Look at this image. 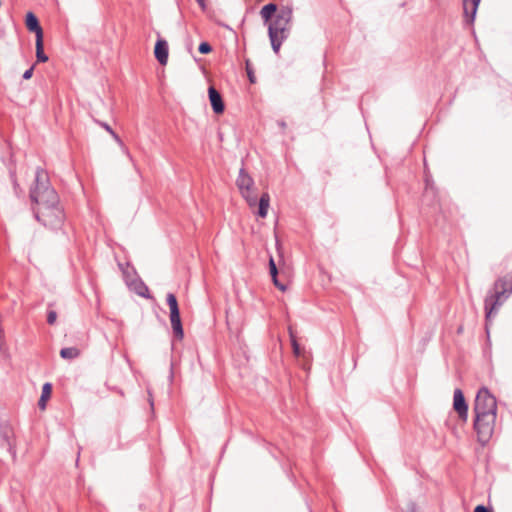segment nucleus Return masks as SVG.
<instances>
[{
	"instance_id": "obj_21",
	"label": "nucleus",
	"mask_w": 512,
	"mask_h": 512,
	"mask_svg": "<svg viewBox=\"0 0 512 512\" xmlns=\"http://www.w3.org/2000/svg\"><path fill=\"white\" fill-rule=\"evenodd\" d=\"M56 319H57V314L55 311H49L48 312V315H47V322L50 324V325H53L55 322H56Z\"/></svg>"
},
{
	"instance_id": "obj_5",
	"label": "nucleus",
	"mask_w": 512,
	"mask_h": 512,
	"mask_svg": "<svg viewBox=\"0 0 512 512\" xmlns=\"http://www.w3.org/2000/svg\"><path fill=\"white\" fill-rule=\"evenodd\" d=\"M237 188L241 196L245 199L247 204L254 210L256 207V188L254 185V179L249 175L244 168L239 171L238 178L236 180Z\"/></svg>"
},
{
	"instance_id": "obj_12",
	"label": "nucleus",
	"mask_w": 512,
	"mask_h": 512,
	"mask_svg": "<svg viewBox=\"0 0 512 512\" xmlns=\"http://www.w3.org/2000/svg\"><path fill=\"white\" fill-rule=\"evenodd\" d=\"M52 393V385L50 383H45L42 387L41 397L38 402V406L41 410H45L46 402L51 397Z\"/></svg>"
},
{
	"instance_id": "obj_13",
	"label": "nucleus",
	"mask_w": 512,
	"mask_h": 512,
	"mask_svg": "<svg viewBox=\"0 0 512 512\" xmlns=\"http://www.w3.org/2000/svg\"><path fill=\"white\" fill-rule=\"evenodd\" d=\"M269 273L271 275L274 285L277 288H279L281 291H284L285 286L278 282V279H277L278 270H277L276 264L272 257H270V259H269Z\"/></svg>"
},
{
	"instance_id": "obj_18",
	"label": "nucleus",
	"mask_w": 512,
	"mask_h": 512,
	"mask_svg": "<svg viewBox=\"0 0 512 512\" xmlns=\"http://www.w3.org/2000/svg\"><path fill=\"white\" fill-rule=\"evenodd\" d=\"M1 432H2L3 437H4V439L6 440V442H7L8 444H10V442H9V437H10V435H11L12 431H11V429H10L9 425H6V424H5V425H2V426H1Z\"/></svg>"
},
{
	"instance_id": "obj_1",
	"label": "nucleus",
	"mask_w": 512,
	"mask_h": 512,
	"mask_svg": "<svg viewBox=\"0 0 512 512\" xmlns=\"http://www.w3.org/2000/svg\"><path fill=\"white\" fill-rule=\"evenodd\" d=\"M30 198L35 203V216L44 225H55L63 218V211L59 205V197L50 186L47 173L37 169L35 184L31 188Z\"/></svg>"
},
{
	"instance_id": "obj_11",
	"label": "nucleus",
	"mask_w": 512,
	"mask_h": 512,
	"mask_svg": "<svg viewBox=\"0 0 512 512\" xmlns=\"http://www.w3.org/2000/svg\"><path fill=\"white\" fill-rule=\"evenodd\" d=\"M481 0H464L463 9L464 16L468 23H473L478 5Z\"/></svg>"
},
{
	"instance_id": "obj_23",
	"label": "nucleus",
	"mask_w": 512,
	"mask_h": 512,
	"mask_svg": "<svg viewBox=\"0 0 512 512\" xmlns=\"http://www.w3.org/2000/svg\"><path fill=\"white\" fill-rule=\"evenodd\" d=\"M101 127H103L109 134L113 133V129L107 124V123H104V122H100L99 123Z\"/></svg>"
},
{
	"instance_id": "obj_17",
	"label": "nucleus",
	"mask_w": 512,
	"mask_h": 512,
	"mask_svg": "<svg viewBox=\"0 0 512 512\" xmlns=\"http://www.w3.org/2000/svg\"><path fill=\"white\" fill-rule=\"evenodd\" d=\"M246 71L251 83L256 81L254 70L252 68V63L249 60H246Z\"/></svg>"
},
{
	"instance_id": "obj_27",
	"label": "nucleus",
	"mask_w": 512,
	"mask_h": 512,
	"mask_svg": "<svg viewBox=\"0 0 512 512\" xmlns=\"http://www.w3.org/2000/svg\"><path fill=\"white\" fill-rule=\"evenodd\" d=\"M404 512H418V511H417V509H416V507L414 505H408L405 508Z\"/></svg>"
},
{
	"instance_id": "obj_25",
	"label": "nucleus",
	"mask_w": 512,
	"mask_h": 512,
	"mask_svg": "<svg viewBox=\"0 0 512 512\" xmlns=\"http://www.w3.org/2000/svg\"><path fill=\"white\" fill-rule=\"evenodd\" d=\"M113 139L120 145V146H123V142L122 140L120 139V137L113 131V133L110 134Z\"/></svg>"
},
{
	"instance_id": "obj_2",
	"label": "nucleus",
	"mask_w": 512,
	"mask_h": 512,
	"mask_svg": "<svg viewBox=\"0 0 512 512\" xmlns=\"http://www.w3.org/2000/svg\"><path fill=\"white\" fill-rule=\"evenodd\" d=\"M473 411L474 429L478 441L484 445L493 435L497 417V401L487 388L483 387L478 391Z\"/></svg>"
},
{
	"instance_id": "obj_22",
	"label": "nucleus",
	"mask_w": 512,
	"mask_h": 512,
	"mask_svg": "<svg viewBox=\"0 0 512 512\" xmlns=\"http://www.w3.org/2000/svg\"><path fill=\"white\" fill-rule=\"evenodd\" d=\"M33 70H34V67H33V66H32V67H30L28 70H26V71L24 72V74H23V78H24L25 80L30 79V78L32 77V75H33Z\"/></svg>"
},
{
	"instance_id": "obj_3",
	"label": "nucleus",
	"mask_w": 512,
	"mask_h": 512,
	"mask_svg": "<svg viewBox=\"0 0 512 512\" xmlns=\"http://www.w3.org/2000/svg\"><path fill=\"white\" fill-rule=\"evenodd\" d=\"M277 6L273 3L265 5L261 11V17L268 23L269 37L271 40L272 48L275 52H278L282 40L285 38V32L288 30L290 22V12H282L277 14L274 19Z\"/></svg>"
},
{
	"instance_id": "obj_14",
	"label": "nucleus",
	"mask_w": 512,
	"mask_h": 512,
	"mask_svg": "<svg viewBox=\"0 0 512 512\" xmlns=\"http://www.w3.org/2000/svg\"><path fill=\"white\" fill-rule=\"evenodd\" d=\"M270 197L267 193L262 194L258 203V216L265 217L269 208Z\"/></svg>"
},
{
	"instance_id": "obj_16",
	"label": "nucleus",
	"mask_w": 512,
	"mask_h": 512,
	"mask_svg": "<svg viewBox=\"0 0 512 512\" xmlns=\"http://www.w3.org/2000/svg\"><path fill=\"white\" fill-rule=\"evenodd\" d=\"M80 355V350L76 347L63 348L60 351V356L64 359H75Z\"/></svg>"
},
{
	"instance_id": "obj_15",
	"label": "nucleus",
	"mask_w": 512,
	"mask_h": 512,
	"mask_svg": "<svg viewBox=\"0 0 512 512\" xmlns=\"http://www.w3.org/2000/svg\"><path fill=\"white\" fill-rule=\"evenodd\" d=\"M36 58L38 62H47L48 56L44 53L43 38L36 39Z\"/></svg>"
},
{
	"instance_id": "obj_7",
	"label": "nucleus",
	"mask_w": 512,
	"mask_h": 512,
	"mask_svg": "<svg viewBox=\"0 0 512 512\" xmlns=\"http://www.w3.org/2000/svg\"><path fill=\"white\" fill-rule=\"evenodd\" d=\"M453 408L457 412L459 418L466 422L468 418V405L460 389H456L454 391Z\"/></svg>"
},
{
	"instance_id": "obj_10",
	"label": "nucleus",
	"mask_w": 512,
	"mask_h": 512,
	"mask_svg": "<svg viewBox=\"0 0 512 512\" xmlns=\"http://www.w3.org/2000/svg\"><path fill=\"white\" fill-rule=\"evenodd\" d=\"M154 54L160 64L165 65L168 61V44L165 40L159 39L156 42Z\"/></svg>"
},
{
	"instance_id": "obj_24",
	"label": "nucleus",
	"mask_w": 512,
	"mask_h": 512,
	"mask_svg": "<svg viewBox=\"0 0 512 512\" xmlns=\"http://www.w3.org/2000/svg\"><path fill=\"white\" fill-rule=\"evenodd\" d=\"M113 139L120 145V146H123V142L122 140L120 139V137L113 131V133L110 134Z\"/></svg>"
},
{
	"instance_id": "obj_29",
	"label": "nucleus",
	"mask_w": 512,
	"mask_h": 512,
	"mask_svg": "<svg viewBox=\"0 0 512 512\" xmlns=\"http://www.w3.org/2000/svg\"><path fill=\"white\" fill-rule=\"evenodd\" d=\"M125 153L127 154L128 157H131L130 153L126 149H125Z\"/></svg>"
},
{
	"instance_id": "obj_6",
	"label": "nucleus",
	"mask_w": 512,
	"mask_h": 512,
	"mask_svg": "<svg viewBox=\"0 0 512 512\" xmlns=\"http://www.w3.org/2000/svg\"><path fill=\"white\" fill-rule=\"evenodd\" d=\"M167 304L170 309V321L173 333L176 337L182 339L184 336L182 323L180 319V312L178 307V302L174 294L169 293L167 295Z\"/></svg>"
},
{
	"instance_id": "obj_9",
	"label": "nucleus",
	"mask_w": 512,
	"mask_h": 512,
	"mask_svg": "<svg viewBox=\"0 0 512 512\" xmlns=\"http://www.w3.org/2000/svg\"><path fill=\"white\" fill-rule=\"evenodd\" d=\"M25 24L29 31L35 33L36 39H38V37L43 38V30L39 24L37 17L34 15V13L28 12L26 14Z\"/></svg>"
},
{
	"instance_id": "obj_4",
	"label": "nucleus",
	"mask_w": 512,
	"mask_h": 512,
	"mask_svg": "<svg viewBox=\"0 0 512 512\" xmlns=\"http://www.w3.org/2000/svg\"><path fill=\"white\" fill-rule=\"evenodd\" d=\"M512 293V273L499 278L493 287V294L485 299L486 319L489 320L497 308L502 304L503 298Z\"/></svg>"
},
{
	"instance_id": "obj_28",
	"label": "nucleus",
	"mask_w": 512,
	"mask_h": 512,
	"mask_svg": "<svg viewBox=\"0 0 512 512\" xmlns=\"http://www.w3.org/2000/svg\"><path fill=\"white\" fill-rule=\"evenodd\" d=\"M202 10L206 9V0H196Z\"/></svg>"
},
{
	"instance_id": "obj_19",
	"label": "nucleus",
	"mask_w": 512,
	"mask_h": 512,
	"mask_svg": "<svg viewBox=\"0 0 512 512\" xmlns=\"http://www.w3.org/2000/svg\"><path fill=\"white\" fill-rule=\"evenodd\" d=\"M290 336H291V342H292V346H293V352L296 356H300L301 354V349H300V346L299 344L297 343L294 335L292 334V332H290Z\"/></svg>"
},
{
	"instance_id": "obj_26",
	"label": "nucleus",
	"mask_w": 512,
	"mask_h": 512,
	"mask_svg": "<svg viewBox=\"0 0 512 512\" xmlns=\"http://www.w3.org/2000/svg\"><path fill=\"white\" fill-rule=\"evenodd\" d=\"M474 512H490L485 506L483 505H478L476 506V508L474 509Z\"/></svg>"
},
{
	"instance_id": "obj_8",
	"label": "nucleus",
	"mask_w": 512,
	"mask_h": 512,
	"mask_svg": "<svg viewBox=\"0 0 512 512\" xmlns=\"http://www.w3.org/2000/svg\"><path fill=\"white\" fill-rule=\"evenodd\" d=\"M208 95L214 113H223L225 107L220 93L214 87L211 86L208 89Z\"/></svg>"
},
{
	"instance_id": "obj_20",
	"label": "nucleus",
	"mask_w": 512,
	"mask_h": 512,
	"mask_svg": "<svg viewBox=\"0 0 512 512\" xmlns=\"http://www.w3.org/2000/svg\"><path fill=\"white\" fill-rule=\"evenodd\" d=\"M199 52L202 53V54H207V53H210L211 50H212V47L209 43L207 42H202L200 45H199Z\"/></svg>"
}]
</instances>
